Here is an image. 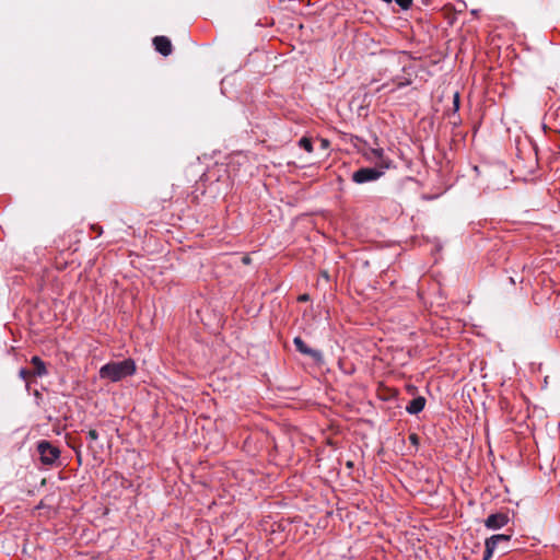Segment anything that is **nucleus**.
<instances>
[{
	"instance_id": "a211bd4d",
	"label": "nucleus",
	"mask_w": 560,
	"mask_h": 560,
	"mask_svg": "<svg viewBox=\"0 0 560 560\" xmlns=\"http://www.w3.org/2000/svg\"><path fill=\"white\" fill-rule=\"evenodd\" d=\"M388 63H389V66H390V67L397 66L398 68H400V70H401L402 72H405V70H406V68H405L404 66H402V67H400L399 62H397V58H396V57H393V58L389 60V62H388Z\"/></svg>"
},
{
	"instance_id": "39448f33",
	"label": "nucleus",
	"mask_w": 560,
	"mask_h": 560,
	"mask_svg": "<svg viewBox=\"0 0 560 560\" xmlns=\"http://www.w3.org/2000/svg\"><path fill=\"white\" fill-rule=\"evenodd\" d=\"M293 343L295 349L302 353L311 357L315 362L320 363L323 361V353L319 350L310 348L301 337H295L293 339Z\"/></svg>"
},
{
	"instance_id": "6ab92c4d",
	"label": "nucleus",
	"mask_w": 560,
	"mask_h": 560,
	"mask_svg": "<svg viewBox=\"0 0 560 560\" xmlns=\"http://www.w3.org/2000/svg\"><path fill=\"white\" fill-rule=\"evenodd\" d=\"M409 440H410V442H411L412 444H417V443H418V436H417V434H411V435L409 436Z\"/></svg>"
},
{
	"instance_id": "2eb2a0df",
	"label": "nucleus",
	"mask_w": 560,
	"mask_h": 560,
	"mask_svg": "<svg viewBox=\"0 0 560 560\" xmlns=\"http://www.w3.org/2000/svg\"><path fill=\"white\" fill-rule=\"evenodd\" d=\"M491 544H493V542L491 541ZM493 553L494 552H493L492 545H490V547L488 549L485 547V553H483L482 560H490L492 558Z\"/></svg>"
},
{
	"instance_id": "9b49d317",
	"label": "nucleus",
	"mask_w": 560,
	"mask_h": 560,
	"mask_svg": "<svg viewBox=\"0 0 560 560\" xmlns=\"http://www.w3.org/2000/svg\"><path fill=\"white\" fill-rule=\"evenodd\" d=\"M392 82L395 86L393 89H390V91H395L397 89H401V88H405V86H408L409 84H411V79L406 75L397 74V75L393 77Z\"/></svg>"
},
{
	"instance_id": "b1692460",
	"label": "nucleus",
	"mask_w": 560,
	"mask_h": 560,
	"mask_svg": "<svg viewBox=\"0 0 560 560\" xmlns=\"http://www.w3.org/2000/svg\"><path fill=\"white\" fill-rule=\"evenodd\" d=\"M347 466H348V467H352V463H351V462H348V463H347Z\"/></svg>"
},
{
	"instance_id": "dca6fc26",
	"label": "nucleus",
	"mask_w": 560,
	"mask_h": 560,
	"mask_svg": "<svg viewBox=\"0 0 560 560\" xmlns=\"http://www.w3.org/2000/svg\"><path fill=\"white\" fill-rule=\"evenodd\" d=\"M453 109H454V113L458 112V109H459V94L457 92L454 94Z\"/></svg>"
},
{
	"instance_id": "423d86ee",
	"label": "nucleus",
	"mask_w": 560,
	"mask_h": 560,
	"mask_svg": "<svg viewBox=\"0 0 560 560\" xmlns=\"http://www.w3.org/2000/svg\"><path fill=\"white\" fill-rule=\"evenodd\" d=\"M510 540H511V535H505V534L492 535L491 537L486 539L485 547L488 549L492 541L493 542L492 544L493 552L497 549H501L502 552H506L508 548H509Z\"/></svg>"
},
{
	"instance_id": "0eeeda50",
	"label": "nucleus",
	"mask_w": 560,
	"mask_h": 560,
	"mask_svg": "<svg viewBox=\"0 0 560 560\" xmlns=\"http://www.w3.org/2000/svg\"><path fill=\"white\" fill-rule=\"evenodd\" d=\"M153 45L155 50L164 57L172 54V43L166 36H155L153 38Z\"/></svg>"
},
{
	"instance_id": "f8f14e48",
	"label": "nucleus",
	"mask_w": 560,
	"mask_h": 560,
	"mask_svg": "<svg viewBox=\"0 0 560 560\" xmlns=\"http://www.w3.org/2000/svg\"><path fill=\"white\" fill-rule=\"evenodd\" d=\"M299 147L303 150H305L306 152L311 153L313 152V143H312V140L307 137H302L299 142H298Z\"/></svg>"
},
{
	"instance_id": "9d476101",
	"label": "nucleus",
	"mask_w": 560,
	"mask_h": 560,
	"mask_svg": "<svg viewBox=\"0 0 560 560\" xmlns=\"http://www.w3.org/2000/svg\"><path fill=\"white\" fill-rule=\"evenodd\" d=\"M31 363L33 364L34 366V372L33 374L35 376H44L46 375L48 372H47V369H46V364L45 362L37 355H34L32 359H31Z\"/></svg>"
},
{
	"instance_id": "f257e3e1",
	"label": "nucleus",
	"mask_w": 560,
	"mask_h": 560,
	"mask_svg": "<svg viewBox=\"0 0 560 560\" xmlns=\"http://www.w3.org/2000/svg\"><path fill=\"white\" fill-rule=\"evenodd\" d=\"M136 362L132 359H125L122 361H112L100 369V377L110 382H119L122 378L131 376L136 373Z\"/></svg>"
},
{
	"instance_id": "412c9836",
	"label": "nucleus",
	"mask_w": 560,
	"mask_h": 560,
	"mask_svg": "<svg viewBox=\"0 0 560 560\" xmlns=\"http://www.w3.org/2000/svg\"><path fill=\"white\" fill-rule=\"evenodd\" d=\"M308 300V295L307 294H302L299 296V301H307Z\"/></svg>"
},
{
	"instance_id": "f03ea898",
	"label": "nucleus",
	"mask_w": 560,
	"mask_h": 560,
	"mask_svg": "<svg viewBox=\"0 0 560 560\" xmlns=\"http://www.w3.org/2000/svg\"><path fill=\"white\" fill-rule=\"evenodd\" d=\"M386 170L378 167H362L352 174V180L357 184H365L375 182L381 178Z\"/></svg>"
},
{
	"instance_id": "5701e85b",
	"label": "nucleus",
	"mask_w": 560,
	"mask_h": 560,
	"mask_svg": "<svg viewBox=\"0 0 560 560\" xmlns=\"http://www.w3.org/2000/svg\"><path fill=\"white\" fill-rule=\"evenodd\" d=\"M479 10H471V14L477 15Z\"/></svg>"
},
{
	"instance_id": "aec40b11",
	"label": "nucleus",
	"mask_w": 560,
	"mask_h": 560,
	"mask_svg": "<svg viewBox=\"0 0 560 560\" xmlns=\"http://www.w3.org/2000/svg\"><path fill=\"white\" fill-rule=\"evenodd\" d=\"M320 142H322V148L323 149H326L328 147V144H329L328 140H326V139H322Z\"/></svg>"
},
{
	"instance_id": "4468645a",
	"label": "nucleus",
	"mask_w": 560,
	"mask_h": 560,
	"mask_svg": "<svg viewBox=\"0 0 560 560\" xmlns=\"http://www.w3.org/2000/svg\"><path fill=\"white\" fill-rule=\"evenodd\" d=\"M397 5H399L402 10H408L412 5V0H395Z\"/></svg>"
},
{
	"instance_id": "6e6552de",
	"label": "nucleus",
	"mask_w": 560,
	"mask_h": 560,
	"mask_svg": "<svg viewBox=\"0 0 560 560\" xmlns=\"http://www.w3.org/2000/svg\"><path fill=\"white\" fill-rule=\"evenodd\" d=\"M425 402L427 400L423 396H417L413 399H411L409 404L406 406V411L409 415H418L424 409Z\"/></svg>"
},
{
	"instance_id": "1a4fd4ad",
	"label": "nucleus",
	"mask_w": 560,
	"mask_h": 560,
	"mask_svg": "<svg viewBox=\"0 0 560 560\" xmlns=\"http://www.w3.org/2000/svg\"><path fill=\"white\" fill-rule=\"evenodd\" d=\"M372 154L377 159L376 165L378 167L383 170H388L393 166V161L389 158L385 156L383 149H373Z\"/></svg>"
},
{
	"instance_id": "ddd939ff",
	"label": "nucleus",
	"mask_w": 560,
	"mask_h": 560,
	"mask_svg": "<svg viewBox=\"0 0 560 560\" xmlns=\"http://www.w3.org/2000/svg\"><path fill=\"white\" fill-rule=\"evenodd\" d=\"M86 439L89 440L90 447L93 448V443L98 440V432L94 429L89 430L86 434Z\"/></svg>"
},
{
	"instance_id": "7ed1b4c3",
	"label": "nucleus",
	"mask_w": 560,
	"mask_h": 560,
	"mask_svg": "<svg viewBox=\"0 0 560 560\" xmlns=\"http://www.w3.org/2000/svg\"><path fill=\"white\" fill-rule=\"evenodd\" d=\"M40 460L46 465L54 464L60 456L58 447L50 444L48 441H40L37 445Z\"/></svg>"
},
{
	"instance_id": "4be33fe9",
	"label": "nucleus",
	"mask_w": 560,
	"mask_h": 560,
	"mask_svg": "<svg viewBox=\"0 0 560 560\" xmlns=\"http://www.w3.org/2000/svg\"><path fill=\"white\" fill-rule=\"evenodd\" d=\"M387 86H388V83H384L381 88L377 89V91H381V90H383V89H385Z\"/></svg>"
},
{
	"instance_id": "20e7f679",
	"label": "nucleus",
	"mask_w": 560,
	"mask_h": 560,
	"mask_svg": "<svg viewBox=\"0 0 560 560\" xmlns=\"http://www.w3.org/2000/svg\"><path fill=\"white\" fill-rule=\"evenodd\" d=\"M509 522L510 517L508 513H492L485 520V526L487 529L498 530L508 525Z\"/></svg>"
},
{
	"instance_id": "f3484780",
	"label": "nucleus",
	"mask_w": 560,
	"mask_h": 560,
	"mask_svg": "<svg viewBox=\"0 0 560 560\" xmlns=\"http://www.w3.org/2000/svg\"><path fill=\"white\" fill-rule=\"evenodd\" d=\"M31 375V372L24 368L20 369L19 371V376L23 380V381H26L27 377Z\"/></svg>"
}]
</instances>
